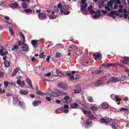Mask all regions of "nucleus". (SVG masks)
<instances>
[{
  "instance_id": "1",
  "label": "nucleus",
  "mask_w": 129,
  "mask_h": 129,
  "mask_svg": "<svg viewBox=\"0 0 129 129\" xmlns=\"http://www.w3.org/2000/svg\"><path fill=\"white\" fill-rule=\"evenodd\" d=\"M68 8L66 5L62 6L61 4H59L57 6L54 7V10L56 13H58L60 10L61 13H64L65 15H67L70 13V12L68 10Z\"/></svg>"
},
{
  "instance_id": "2",
  "label": "nucleus",
  "mask_w": 129,
  "mask_h": 129,
  "mask_svg": "<svg viewBox=\"0 0 129 129\" xmlns=\"http://www.w3.org/2000/svg\"><path fill=\"white\" fill-rule=\"evenodd\" d=\"M85 0H81V9L85 15L88 14V11L86 9L87 6V4L85 3Z\"/></svg>"
},
{
  "instance_id": "3",
  "label": "nucleus",
  "mask_w": 129,
  "mask_h": 129,
  "mask_svg": "<svg viewBox=\"0 0 129 129\" xmlns=\"http://www.w3.org/2000/svg\"><path fill=\"white\" fill-rule=\"evenodd\" d=\"M124 77H122L121 78L119 77H111L109 79V81L106 84H108L110 82L113 83L116 82L118 81H123L124 80L123 79Z\"/></svg>"
},
{
  "instance_id": "4",
  "label": "nucleus",
  "mask_w": 129,
  "mask_h": 129,
  "mask_svg": "<svg viewBox=\"0 0 129 129\" xmlns=\"http://www.w3.org/2000/svg\"><path fill=\"white\" fill-rule=\"evenodd\" d=\"M56 91H57L56 89H54L53 91L50 89H48L47 90H46V92L47 94L51 95L54 97H56L57 95Z\"/></svg>"
},
{
  "instance_id": "5",
  "label": "nucleus",
  "mask_w": 129,
  "mask_h": 129,
  "mask_svg": "<svg viewBox=\"0 0 129 129\" xmlns=\"http://www.w3.org/2000/svg\"><path fill=\"white\" fill-rule=\"evenodd\" d=\"M57 86L60 89L64 90H66L68 89L67 85L63 83H58L57 84Z\"/></svg>"
},
{
  "instance_id": "6",
  "label": "nucleus",
  "mask_w": 129,
  "mask_h": 129,
  "mask_svg": "<svg viewBox=\"0 0 129 129\" xmlns=\"http://www.w3.org/2000/svg\"><path fill=\"white\" fill-rule=\"evenodd\" d=\"M61 101L64 103H70L72 102V100L70 99L69 96L66 95L62 99Z\"/></svg>"
},
{
  "instance_id": "7",
  "label": "nucleus",
  "mask_w": 129,
  "mask_h": 129,
  "mask_svg": "<svg viewBox=\"0 0 129 129\" xmlns=\"http://www.w3.org/2000/svg\"><path fill=\"white\" fill-rule=\"evenodd\" d=\"M112 121V119L109 118H107L106 119L102 118H101L100 120V122L102 123H105L106 125H108L109 122H111Z\"/></svg>"
},
{
  "instance_id": "8",
  "label": "nucleus",
  "mask_w": 129,
  "mask_h": 129,
  "mask_svg": "<svg viewBox=\"0 0 129 129\" xmlns=\"http://www.w3.org/2000/svg\"><path fill=\"white\" fill-rule=\"evenodd\" d=\"M58 13L55 12L54 10V8L53 9V11L52 12V14L49 15V18L51 19H54L56 18L57 16L58 15L57 13Z\"/></svg>"
},
{
  "instance_id": "9",
  "label": "nucleus",
  "mask_w": 129,
  "mask_h": 129,
  "mask_svg": "<svg viewBox=\"0 0 129 129\" xmlns=\"http://www.w3.org/2000/svg\"><path fill=\"white\" fill-rule=\"evenodd\" d=\"M39 18L40 19L42 20L45 19L46 17V14L44 13H41L38 15Z\"/></svg>"
},
{
  "instance_id": "10",
  "label": "nucleus",
  "mask_w": 129,
  "mask_h": 129,
  "mask_svg": "<svg viewBox=\"0 0 129 129\" xmlns=\"http://www.w3.org/2000/svg\"><path fill=\"white\" fill-rule=\"evenodd\" d=\"M77 49V47L76 46L74 45L71 46L70 47V48L69 49V51L70 52L68 53V55H70L71 54V52L72 53V52L73 51H74V52L75 50Z\"/></svg>"
},
{
  "instance_id": "11",
  "label": "nucleus",
  "mask_w": 129,
  "mask_h": 129,
  "mask_svg": "<svg viewBox=\"0 0 129 129\" xmlns=\"http://www.w3.org/2000/svg\"><path fill=\"white\" fill-rule=\"evenodd\" d=\"M20 102V101L17 98H14L13 100V104L14 105H19Z\"/></svg>"
},
{
  "instance_id": "12",
  "label": "nucleus",
  "mask_w": 129,
  "mask_h": 129,
  "mask_svg": "<svg viewBox=\"0 0 129 129\" xmlns=\"http://www.w3.org/2000/svg\"><path fill=\"white\" fill-rule=\"evenodd\" d=\"M17 83L19 86L22 87H23L25 86V83L24 81H21L20 80L18 79L16 81Z\"/></svg>"
},
{
  "instance_id": "13",
  "label": "nucleus",
  "mask_w": 129,
  "mask_h": 129,
  "mask_svg": "<svg viewBox=\"0 0 129 129\" xmlns=\"http://www.w3.org/2000/svg\"><path fill=\"white\" fill-rule=\"evenodd\" d=\"M56 90L57 91H56L57 92V95L56 96H58L59 95H66L67 94V93L66 92H63L61 91H59L57 89H56Z\"/></svg>"
},
{
  "instance_id": "14",
  "label": "nucleus",
  "mask_w": 129,
  "mask_h": 129,
  "mask_svg": "<svg viewBox=\"0 0 129 129\" xmlns=\"http://www.w3.org/2000/svg\"><path fill=\"white\" fill-rule=\"evenodd\" d=\"M101 11L100 10L96 11L95 12V15L93 16V17L94 18H96L100 17L101 16L100 12Z\"/></svg>"
},
{
  "instance_id": "15",
  "label": "nucleus",
  "mask_w": 129,
  "mask_h": 129,
  "mask_svg": "<svg viewBox=\"0 0 129 129\" xmlns=\"http://www.w3.org/2000/svg\"><path fill=\"white\" fill-rule=\"evenodd\" d=\"M20 70V68L19 67H18L14 69L12 74V76L13 77L15 76L17 72Z\"/></svg>"
},
{
  "instance_id": "16",
  "label": "nucleus",
  "mask_w": 129,
  "mask_h": 129,
  "mask_svg": "<svg viewBox=\"0 0 129 129\" xmlns=\"http://www.w3.org/2000/svg\"><path fill=\"white\" fill-rule=\"evenodd\" d=\"M22 49L23 51L27 52L29 50L28 46L26 44H24L22 45Z\"/></svg>"
},
{
  "instance_id": "17",
  "label": "nucleus",
  "mask_w": 129,
  "mask_h": 129,
  "mask_svg": "<svg viewBox=\"0 0 129 129\" xmlns=\"http://www.w3.org/2000/svg\"><path fill=\"white\" fill-rule=\"evenodd\" d=\"M9 6L12 8H15L18 7V5L17 3L15 2L10 5Z\"/></svg>"
},
{
  "instance_id": "18",
  "label": "nucleus",
  "mask_w": 129,
  "mask_h": 129,
  "mask_svg": "<svg viewBox=\"0 0 129 129\" xmlns=\"http://www.w3.org/2000/svg\"><path fill=\"white\" fill-rule=\"evenodd\" d=\"M63 110V107L59 108L56 109L55 111V112L57 114L60 113H61L62 111Z\"/></svg>"
},
{
  "instance_id": "19",
  "label": "nucleus",
  "mask_w": 129,
  "mask_h": 129,
  "mask_svg": "<svg viewBox=\"0 0 129 129\" xmlns=\"http://www.w3.org/2000/svg\"><path fill=\"white\" fill-rule=\"evenodd\" d=\"M39 103L41 104V102L39 100L35 101L33 103V106L34 107L37 106L38 105Z\"/></svg>"
},
{
  "instance_id": "20",
  "label": "nucleus",
  "mask_w": 129,
  "mask_h": 129,
  "mask_svg": "<svg viewBox=\"0 0 129 129\" xmlns=\"http://www.w3.org/2000/svg\"><path fill=\"white\" fill-rule=\"evenodd\" d=\"M102 107L104 109H106L108 107V105L107 103L104 102L101 104Z\"/></svg>"
},
{
  "instance_id": "21",
  "label": "nucleus",
  "mask_w": 129,
  "mask_h": 129,
  "mask_svg": "<svg viewBox=\"0 0 129 129\" xmlns=\"http://www.w3.org/2000/svg\"><path fill=\"white\" fill-rule=\"evenodd\" d=\"M112 127L113 129H116L118 127V125L116 123V121L115 122H113L112 123Z\"/></svg>"
},
{
  "instance_id": "22",
  "label": "nucleus",
  "mask_w": 129,
  "mask_h": 129,
  "mask_svg": "<svg viewBox=\"0 0 129 129\" xmlns=\"http://www.w3.org/2000/svg\"><path fill=\"white\" fill-rule=\"evenodd\" d=\"M78 106V104L76 103H74L71 104L70 107L72 108L73 109H76Z\"/></svg>"
},
{
  "instance_id": "23",
  "label": "nucleus",
  "mask_w": 129,
  "mask_h": 129,
  "mask_svg": "<svg viewBox=\"0 0 129 129\" xmlns=\"http://www.w3.org/2000/svg\"><path fill=\"white\" fill-rule=\"evenodd\" d=\"M19 93L21 94L26 95L28 93V92L25 90H20V91Z\"/></svg>"
},
{
  "instance_id": "24",
  "label": "nucleus",
  "mask_w": 129,
  "mask_h": 129,
  "mask_svg": "<svg viewBox=\"0 0 129 129\" xmlns=\"http://www.w3.org/2000/svg\"><path fill=\"white\" fill-rule=\"evenodd\" d=\"M90 109L93 112V113L94 112L97 110V108L96 107L94 106H92L90 107Z\"/></svg>"
},
{
  "instance_id": "25",
  "label": "nucleus",
  "mask_w": 129,
  "mask_h": 129,
  "mask_svg": "<svg viewBox=\"0 0 129 129\" xmlns=\"http://www.w3.org/2000/svg\"><path fill=\"white\" fill-rule=\"evenodd\" d=\"M86 122L84 121L83 124H84V126L85 128H87L89 126V119H87L86 120Z\"/></svg>"
},
{
  "instance_id": "26",
  "label": "nucleus",
  "mask_w": 129,
  "mask_h": 129,
  "mask_svg": "<svg viewBox=\"0 0 129 129\" xmlns=\"http://www.w3.org/2000/svg\"><path fill=\"white\" fill-rule=\"evenodd\" d=\"M114 1L113 0H110L109 2L108 3V5L111 8H112L113 4V3Z\"/></svg>"
},
{
  "instance_id": "27",
  "label": "nucleus",
  "mask_w": 129,
  "mask_h": 129,
  "mask_svg": "<svg viewBox=\"0 0 129 129\" xmlns=\"http://www.w3.org/2000/svg\"><path fill=\"white\" fill-rule=\"evenodd\" d=\"M81 110L84 113V114L85 115H87V116L89 115V111H87L85 109H83V108H82Z\"/></svg>"
},
{
  "instance_id": "28",
  "label": "nucleus",
  "mask_w": 129,
  "mask_h": 129,
  "mask_svg": "<svg viewBox=\"0 0 129 129\" xmlns=\"http://www.w3.org/2000/svg\"><path fill=\"white\" fill-rule=\"evenodd\" d=\"M92 112L91 111H89V119H94L95 118L94 116L91 114Z\"/></svg>"
},
{
  "instance_id": "29",
  "label": "nucleus",
  "mask_w": 129,
  "mask_h": 129,
  "mask_svg": "<svg viewBox=\"0 0 129 129\" xmlns=\"http://www.w3.org/2000/svg\"><path fill=\"white\" fill-rule=\"evenodd\" d=\"M37 42L38 41L36 40H33L31 41V43L34 46H36Z\"/></svg>"
},
{
  "instance_id": "30",
  "label": "nucleus",
  "mask_w": 129,
  "mask_h": 129,
  "mask_svg": "<svg viewBox=\"0 0 129 129\" xmlns=\"http://www.w3.org/2000/svg\"><path fill=\"white\" fill-rule=\"evenodd\" d=\"M26 81L29 86H30L32 88V84L31 81L30 80L27 79L26 80Z\"/></svg>"
},
{
  "instance_id": "31",
  "label": "nucleus",
  "mask_w": 129,
  "mask_h": 129,
  "mask_svg": "<svg viewBox=\"0 0 129 129\" xmlns=\"http://www.w3.org/2000/svg\"><path fill=\"white\" fill-rule=\"evenodd\" d=\"M20 33L21 35V36L23 39L22 44L23 45L24 44H24V43L25 42V38L24 35L22 33Z\"/></svg>"
},
{
  "instance_id": "32",
  "label": "nucleus",
  "mask_w": 129,
  "mask_h": 129,
  "mask_svg": "<svg viewBox=\"0 0 129 129\" xmlns=\"http://www.w3.org/2000/svg\"><path fill=\"white\" fill-rule=\"evenodd\" d=\"M4 64L7 67H8L9 66L10 63L8 60H5L4 62Z\"/></svg>"
},
{
  "instance_id": "33",
  "label": "nucleus",
  "mask_w": 129,
  "mask_h": 129,
  "mask_svg": "<svg viewBox=\"0 0 129 129\" xmlns=\"http://www.w3.org/2000/svg\"><path fill=\"white\" fill-rule=\"evenodd\" d=\"M116 3L115 4V6L114 7V8L115 9H116L117 7V5L118 4L120 3V1L119 0H116Z\"/></svg>"
},
{
  "instance_id": "34",
  "label": "nucleus",
  "mask_w": 129,
  "mask_h": 129,
  "mask_svg": "<svg viewBox=\"0 0 129 129\" xmlns=\"http://www.w3.org/2000/svg\"><path fill=\"white\" fill-rule=\"evenodd\" d=\"M101 54L98 53H95L93 54V56L95 57V58H98L100 56Z\"/></svg>"
},
{
  "instance_id": "35",
  "label": "nucleus",
  "mask_w": 129,
  "mask_h": 129,
  "mask_svg": "<svg viewBox=\"0 0 129 129\" xmlns=\"http://www.w3.org/2000/svg\"><path fill=\"white\" fill-rule=\"evenodd\" d=\"M36 92L37 94L40 95H42L46 94V93H43L39 90H36Z\"/></svg>"
},
{
  "instance_id": "36",
  "label": "nucleus",
  "mask_w": 129,
  "mask_h": 129,
  "mask_svg": "<svg viewBox=\"0 0 129 129\" xmlns=\"http://www.w3.org/2000/svg\"><path fill=\"white\" fill-rule=\"evenodd\" d=\"M24 103L23 102H20V103L18 105H19L20 107H22L24 106Z\"/></svg>"
},
{
  "instance_id": "37",
  "label": "nucleus",
  "mask_w": 129,
  "mask_h": 129,
  "mask_svg": "<svg viewBox=\"0 0 129 129\" xmlns=\"http://www.w3.org/2000/svg\"><path fill=\"white\" fill-rule=\"evenodd\" d=\"M57 76L59 77H64L65 75H64L62 72H61L59 74H58Z\"/></svg>"
},
{
  "instance_id": "38",
  "label": "nucleus",
  "mask_w": 129,
  "mask_h": 129,
  "mask_svg": "<svg viewBox=\"0 0 129 129\" xmlns=\"http://www.w3.org/2000/svg\"><path fill=\"white\" fill-rule=\"evenodd\" d=\"M39 56L40 58H42L43 59H45V56L43 53H41L39 55Z\"/></svg>"
},
{
  "instance_id": "39",
  "label": "nucleus",
  "mask_w": 129,
  "mask_h": 129,
  "mask_svg": "<svg viewBox=\"0 0 129 129\" xmlns=\"http://www.w3.org/2000/svg\"><path fill=\"white\" fill-rule=\"evenodd\" d=\"M9 28L10 32L12 35H13L14 34V31L12 29V28H11V27L10 26L9 27Z\"/></svg>"
},
{
  "instance_id": "40",
  "label": "nucleus",
  "mask_w": 129,
  "mask_h": 129,
  "mask_svg": "<svg viewBox=\"0 0 129 129\" xmlns=\"http://www.w3.org/2000/svg\"><path fill=\"white\" fill-rule=\"evenodd\" d=\"M117 95L115 94H113L111 95V98L113 100H115L116 98Z\"/></svg>"
},
{
  "instance_id": "41",
  "label": "nucleus",
  "mask_w": 129,
  "mask_h": 129,
  "mask_svg": "<svg viewBox=\"0 0 129 129\" xmlns=\"http://www.w3.org/2000/svg\"><path fill=\"white\" fill-rule=\"evenodd\" d=\"M111 13L112 14H114L116 15H118V11H112L111 12Z\"/></svg>"
},
{
  "instance_id": "42",
  "label": "nucleus",
  "mask_w": 129,
  "mask_h": 129,
  "mask_svg": "<svg viewBox=\"0 0 129 129\" xmlns=\"http://www.w3.org/2000/svg\"><path fill=\"white\" fill-rule=\"evenodd\" d=\"M81 90L80 88L78 90H75L74 93H79L80 92Z\"/></svg>"
},
{
  "instance_id": "43",
  "label": "nucleus",
  "mask_w": 129,
  "mask_h": 129,
  "mask_svg": "<svg viewBox=\"0 0 129 129\" xmlns=\"http://www.w3.org/2000/svg\"><path fill=\"white\" fill-rule=\"evenodd\" d=\"M25 11L27 13H30L31 12V10L30 9H26L25 10Z\"/></svg>"
},
{
  "instance_id": "44",
  "label": "nucleus",
  "mask_w": 129,
  "mask_h": 129,
  "mask_svg": "<svg viewBox=\"0 0 129 129\" xmlns=\"http://www.w3.org/2000/svg\"><path fill=\"white\" fill-rule=\"evenodd\" d=\"M1 49L0 50V54L1 55H2V53H3V52L4 50L3 47L2 46H1Z\"/></svg>"
},
{
  "instance_id": "45",
  "label": "nucleus",
  "mask_w": 129,
  "mask_h": 129,
  "mask_svg": "<svg viewBox=\"0 0 129 129\" xmlns=\"http://www.w3.org/2000/svg\"><path fill=\"white\" fill-rule=\"evenodd\" d=\"M115 100L117 101H120L121 99L118 97V96L117 95L116 98Z\"/></svg>"
},
{
  "instance_id": "46",
  "label": "nucleus",
  "mask_w": 129,
  "mask_h": 129,
  "mask_svg": "<svg viewBox=\"0 0 129 129\" xmlns=\"http://www.w3.org/2000/svg\"><path fill=\"white\" fill-rule=\"evenodd\" d=\"M61 55L60 53L57 52L56 54V56L58 58L61 56Z\"/></svg>"
},
{
  "instance_id": "47",
  "label": "nucleus",
  "mask_w": 129,
  "mask_h": 129,
  "mask_svg": "<svg viewBox=\"0 0 129 129\" xmlns=\"http://www.w3.org/2000/svg\"><path fill=\"white\" fill-rule=\"evenodd\" d=\"M22 7L24 8H26L27 7V4H26L24 3H23L22 4Z\"/></svg>"
},
{
  "instance_id": "48",
  "label": "nucleus",
  "mask_w": 129,
  "mask_h": 129,
  "mask_svg": "<svg viewBox=\"0 0 129 129\" xmlns=\"http://www.w3.org/2000/svg\"><path fill=\"white\" fill-rule=\"evenodd\" d=\"M51 96H50L49 97L47 96L46 97V98L48 101H51Z\"/></svg>"
},
{
  "instance_id": "49",
  "label": "nucleus",
  "mask_w": 129,
  "mask_h": 129,
  "mask_svg": "<svg viewBox=\"0 0 129 129\" xmlns=\"http://www.w3.org/2000/svg\"><path fill=\"white\" fill-rule=\"evenodd\" d=\"M111 8H110L108 6H105V9L108 10V11H110L111 10Z\"/></svg>"
},
{
  "instance_id": "50",
  "label": "nucleus",
  "mask_w": 129,
  "mask_h": 129,
  "mask_svg": "<svg viewBox=\"0 0 129 129\" xmlns=\"http://www.w3.org/2000/svg\"><path fill=\"white\" fill-rule=\"evenodd\" d=\"M4 86L5 87H7L9 83L7 81H4Z\"/></svg>"
},
{
  "instance_id": "51",
  "label": "nucleus",
  "mask_w": 129,
  "mask_h": 129,
  "mask_svg": "<svg viewBox=\"0 0 129 129\" xmlns=\"http://www.w3.org/2000/svg\"><path fill=\"white\" fill-rule=\"evenodd\" d=\"M120 111H123L124 110L125 111H128V109L125 108L123 107H122L120 109Z\"/></svg>"
},
{
  "instance_id": "52",
  "label": "nucleus",
  "mask_w": 129,
  "mask_h": 129,
  "mask_svg": "<svg viewBox=\"0 0 129 129\" xmlns=\"http://www.w3.org/2000/svg\"><path fill=\"white\" fill-rule=\"evenodd\" d=\"M8 53V52L7 51H5L4 53H2V54L1 55V56H3V55H6Z\"/></svg>"
},
{
  "instance_id": "53",
  "label": "nucleus",
  "mask_w": 129,
  "mask_h": 129,
  "mask_svg": "<svg viewBox=\"0 0 129 129\" xmlns=\"http://www.w3.org/2000/svg\"><path fill=\"white\" fill-rule=\"evenodd\" d=\"M108 63L106 62L103 64L102 65V66L104 67H108Z\"/></svg>"
},
{
  "instance_id": "54",
  "label": "nucleus",
  "mask_w": 129,
  "mask_h": 129,
  "mask_svg": "<svg viewBox=\"0 0 129 129\" xmlns=\"http://www.w3.org/2000/svg\"><path fill=\"white\" fill-rule=\"evenodd\" d=\"M18 48V46L16 45H14L13 48L12 49V50H14L15 49L16 50Z\"/></svg>"
},
{
  "instance_id": "55",
  "label": "nucleus",
  "mask_w": 129,
  "mask_h": 129,
  "mask_svg": "<svg viewBox=\"0 0 129 129\" xmlns=\"http://www.w3.org/2000/svg\"><path fill=\"white\" fill-rule=\"evenodd\" d=\"M124 59H125V60H126V61H129V57H124Z\"/></svg>"
},
{
  "instance_id": "56",
  "label": "nucleus",
  "mask_w": 129,
  "mask_h": 129,
  "mask_svg": "<svg viewBox=\"0 0 129 129\" xmlns=\"http://www.w3.org/2000/svg\"><path fill=\"white\" fill-rule=\"evenodd\" d=\"M69 106L68 105H65L64 106V108H63V109H68L69 108Z\"/></svg>"
},
{
  "instance_id": "57",
  "label": "nucleus",
  "mask_w": 129,
  "mask_h": 129,
  "mask_svg": "<svg viewBox=\"0 0 129 129\" xmlns=\"http://www.w3.org/2000/svg\"><path fill=\"white\" fill-rule=\"evenodd\" d=\"M5 92V90L4 89L3 90H2L1 89V88H0V93H4Z\"/></svg>"
},
{
  "instance_id": "58",
  "label": "nucleus",
  "mask_w": 129,
  "mask_h": 129,
  "mask_svg": "<svg viewBox=\"0 0 129 129\" xmlns=\"http://www.w3.org/2000/svg\"><path fill=\"white\" fill-rule=\"evenodd\" d=\"M4 75L3 72L0 71V78L2 77Z\"/></svg>"
},
{
  "instance_id": "59",
  "label": "nucleus",
  "mask_w": 129,
  "mask_h": 129,
  "mask_svg": "<svg viewBox=\"0 0 129 129\" xmlns=\"http://www.w3.org/2000/svg\"><path fill=\"white\" fill-rule=\"evenodd\" d=\"M51 58V56L50 55L47 56V58H46V60L47 62H49L50 60V58Z\"/></svg>"
},
{
  "instance_id": "60",
  "label": "nucleus",
  "mask_w": 129,
  "mask_h": 129,
  "mask_svg": "<svg viewBox=\"0 0 129 129\" xmlns=\"http://www.w3.org/2000/svg\"><path fill=\"white\" fill-rule=\"evenodd\" d=\"M51 75V73H47V74L44 75V76H47L48 77H50Z\"/></svg>"
},
{
  "instance_id": "61",
  "label": "nucleus",
  "mask_w": 129,
  "mask_h": 129,
  "mask_svg": "<svg viewBox=\"0 0 129 129\" xmlns=\"http://www.w3.org/2000/svg\"><path fill=\"white\" fill-rule=\"evenodd\" d=\"M102 84L100 83H95L94 84V85L96 87L99 86H100Z\"/></svg>"
},
{
  "instance_id": "62",
  "label": "nucleus",
  "mask_w": 129,
  "mask_h": 129,
  "mask_svg": "<svg viewBox=\"0 0 129 129\" xmlns=\"http://www.w3.org/2000/svg\"><path fill=\"white\" fill-rule=\"evenodd\" d=\"M89 12L91 14H94L95 13V11L91 9H90L89 10Z\"/></svg>"
},
{
  "instance_id": "63",
  "label": "nucleus",
  "mask_w": 129,
  "mask_h": 129,
  "mask_svg": "<svg viewBox=\"0 0 129 129\" xmlns=\"http://www.w3.org/2000/svg\"><path fill=\"white\" fill-rule=\"evenodd\" d=\"M74 79V78L73 76H70L69 78V79L70 80H73Z\"/></svg>"
},
{
  "instance_id": "64",
  "label": "nucleus",
  "mask_w": 129,
  "mask_h": 129,
  "mask_svg": "<svg viewBox=\"0 0 129 129\" xmlns=\"http://www.w3.org/2000/svg\"><path fill=\"white\" fill-rule=\"evenodd\" d=\"M56 72L58 74H60V73L61 72L58 69H56Z\"/></svg>"
}]
</instances>
